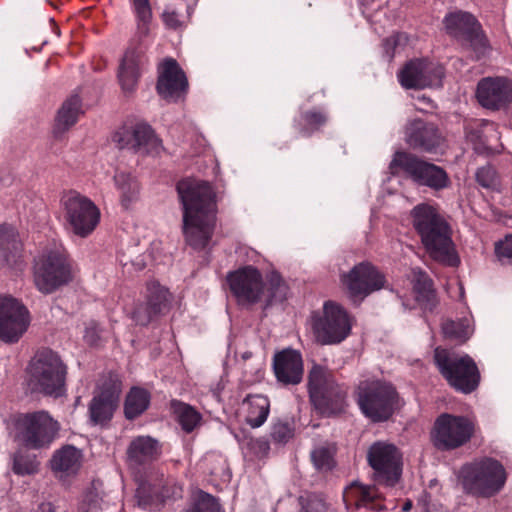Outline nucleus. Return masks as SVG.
Returning <instances> with one entry per match:
<instances>
[{
  "mask_svg": "<svg viewBox=\"0 0 512 512\" xmlns=\"http://www.w3.org/2000/svg\"><path fill=\"white\" fill-rule=\"evenodd\" d=\"M183 205V232L194 249H203L212 237L216 220L215 195L206 182L183 180L177 185Z\"/></svg>",
  "mask_w": 512,
  "mask_h": 512,
  "instance_id": "obj_1",
  "label": "nucleus"
},
{
  "mask_svg": "<svg viewBox=\"0 0 512 512\" xmlns=\"http://www.w3.org/2000/svg\"><path fill=\"white\" fill-rule=\"evenodd\" d=\"M413 227L421 243L434 260L448 266H457L459 258L451 237V228L437 208L419 204L411 211Z\"/></svg>",
  "mask_w": 512,
  "mask_h": 512,
  "instance_id": "obj_2",
  "label": "nucleus"
},
{
  "mask_svg": "<svg viewBox=\"0 0 512 512\" xmlns=\"http://www.w3.org/2000/svg\"><path fill=\"white\" fill-rule=\"evenodd\" d=\"M232 293L241 303H256L265 298L267 304L282 301L286 296V285L278 273H271L265 288L262 275L252 266L241 268L228 276Z\"/></svg>",
  "mask_w": 512,
  "mask_h": 512,
  "instance_id": "obj_3",
  "label": "nucleus"
},
{
  "mask_svg": "<svg viewBox=\"0 0 512 512\" xmlns=\"http://www.w3.org/2000/svg\"><path fill=\"white\" fill-rule=\"evenodd\" d=\"M507 472L496 459L485 457L463 465L459 481L465 493L475 497L490 498L505 486Z\"/></svg>",
  "mask_w": 512,
  "mask_h": 512,
  "instance_id": "obj_4",
  "label": "nucleus"
},
{
  "mask_svg": "<svg viewBox=\"0 0 512 512\" xmlns=\"http://www.w3.org/2000/svg\"><path fill=\"white\" fill-rule=\"evenodd\" d=\"M72 266L66 249L54 244L34 259L33 282L43 294H51L72 281Z\"/></svg>",
  "mask_w": 512,
  "mask_h": 512,
  "instance_id": "obj_5",
  "label": "nucleus"
},
{
  "mask_svg": "<svg viewBox=\"0 0 512 512\" xmlns=\"http://www.w3.org/2000/svg\"><path fill=\"white\" fill-rule=\"evenodd\" d=\"M29 383L34 391L60 397L65 392L66 366L49 349L36 353L28 367Z\"/></svg>",
  "mask_w": 512,
  "mask_h": 512,
  "instance_id": "obj_6",
  "label": "nucleus"
},
{
  "mask_svg": "<svg viewBox=\"0 0 512 512\" xmlns=\"http://www.w3.org/2000/svg\"><path fill=\"white\" fill-rule=\"evenodd\" d=\"M434 361L440 374L455 390L469 394L478 387L480 373L469 355L437 347Z\"/></svg>",
  "mask_w": 512,
  "mask_h": 512,
  "instance_id": "obj_7",
  "label": "nucleus"
},
{
  "mask_svg": "<svg viewBox=\"0 0 512 512\" xmlns=\"http://www.w3.org/2000/svg\"><path fill=\"white\" fill-rule=\"evenodd\" d=\"M60 209L67 231L80 238L88 237L99 224V208L90 198L75 190L62 194Z\"/></svg>",
  "mask_w": 512,
  "mask_h": 512,
  "instance_id": "obj_8",
  "label": "nucleus"
},
{
  "mask_svg": "<svg viewBox=\"0 0 512 512\" xmlns=\"http://www.w3.org/2000/svg\"><path fill=\"white\" fill-rule=\"evenodd\" d=\"M357 402L363 414L374 422L385 421L394 413L398 395L395 388L381 380L361 381Z\"/></svg>",
  "mask_w": 512,
  "mask_h": 512,
  "instance_id": "obj_9",
  "label": "nucleus"
},
{
  "mask_svg": "<svg viewBox=\"0 0 512 512\" xmlns=\"http://www.w3.org/2000/svg\"><path fill=\"white\" fill-rule=\"evenodd\" d=\"M389 169L392 174L403 171L416 184L435 191L445 189L450 184L449 176L442 167L402 151L394 154Z\"/></svg>",
  "mask_w": 512,
  "mask_h": 512,
  "instance_id": "obj_10",
  "label": "nucleus"
},
{
  "mask_svg": "<svg viewBox=\"0 0 512 512\" xmlns=\"http://www.w3.org/2000/svg\"><path fill=\"white\" fill-rule=\"evenodd\" d=\"M351 318L339 304L327 301L322 314L312 316V330L316 340L323 345L338 344L351 332Z\"/></svg>",
  "mask_w": 512,
  "mask_h": 512,
  "instance_id": "obj_11",
  "label": "nucleus"
},
{
  "mask_svg": "<svg viewBox=\"0 0 512 512\" xmlns=\"http://www.w3.org/2000/svg\"><path fill=\"white\" fill-rule=\"evenodd\" d=\"M15 427L16 439L25 447L32 449L49 446L59 431V423L45 411L21 415Z\"/></svg>",
  "mask_w": 512,
  "mask_h": 512,
  "instance_id": "obj_12",
  "label": "nucleus"
},
{
  "mask_svg": "<svg viewBox=\"0 0 512 512\" xmlns=\"http://www.w3.org/2000/svg\"><path fill=\"white\" fill-rule=\"evenodd\" d=\"M367 461L375 483L393 487L399 482L403 463L402 454L395 445L382 441L373 443L367 451Z\"/></svg>",
  "mask_w": 512,
  "mask_h": 512,
  "instance_id": "obj_13",
  "label": "nucleus"
},
{
  "mask_svg": "<svg viewBox=\"0 0 512 512\" xmlns=\"http://www.w3.org/2000/svg\"><path fill=\"white\" fill-rule=\"evenodd\" d=\"M473 433L474 425L468 418L444 413L435 421L432 441L439 450H453L466 444Z\"/></svg>",
  "mask_w": 512,
  "mask_h": 512,
  "instance_id": "obj_14",
  "label": "nucleus"
},
{
  "mask_svg": "<svg viewBox=\"0 0 512 512\" xmlns=\"http://www.w3.org/2000/svg\"><path fill=\"white\" fill-rule=\"evenodd\" d=\"M308 389L311 401L320 409H328L340 405L346 392L336 384L330 370L314 365L308 376Z\"/></svg>",
  "mask_w": 512,
  "mask_h": 512,
  "instance_id": "obj_15",
  "label": "nucleus"
},
{
  "mask_svg": "<svg viewBox=\"0 0 512 512\" xmlns=\"http://www.w3.org/2000/svg\"><path fill=\"white\" fill-rule=\"evenodd\" d=\"M444 25L450 36L469 43L477 58L484 56L488 51V41L472 14L462 11L450 13L444 18Z\"/></svg>",
  "mask_w": 512,
  "mask_h": 512,
  "instance_id": "obj_16",
  "label": "nucleus"
},
{
  "mask_svg": "<svg viewBox=\"0 0 512 512\" xmlns=\"http://www.w3.org/2000/svg\"><path fill=\"white\" fill-rule=\"evenodd\" d=\"M113 141L121 149L143 155L158 154L162 148L154 130L144 122L122 126L114 133Z\"/></svg>",
  "mask_w": 512,
  "mask_h": 512,
  "instance_id": "obj_17",
  "label": "nucleus"
},
{
  "mask_svg": "<svg viewBox=\"0 0 512 512\" xmlns=\"http://www.w3.org/2000/svg\"><path fill=\"white\" fill-rule=\"evenodd\" d=\"M443 77L442 65L425 59L409 61L398 73L399 82L406 89L440 87Z\"/></svg>",
  "mask_w": 512,
  "mask_h": 512,
  "instance_id": "obj_18",
  "label": "nucleus"
},
{
  "mask_svg": "<svg viewBox=\"0 0 512 512\" xmlns=\"http://www.w3.org/2000/svg\"><path fill=\"white\" fill-rule=\"evenodd\" d=\"M30 323L29 312L17 299L0 297V339L7 343L17 342Z\"/></svg>",
  "mask_w": 512,
  "mask_h": 512,
  "instance_id": "obj_19",
  "label": "nucleus"
},
{
  "mask_svg": "<svg viewBox=\"0 0 512 512\" xmlns=\"http://www.w3.org/2000/svg\"><path fill=\"white\" fill-rule=\"evenodd\" d=\"M100 392L89 405L90 419L95 425H102L111 420L118 406L121 394V382L114 374H109L99 386Z\"/></svg>",
  "mask_w": 512,
  "mask_h": 512,
  "instance_id": "obj_20",
  "label": "nucleus"
},
{
  "mask_svg": "<svg viewBox=\"0 0 512 512\" xmlns=\"http://www.w3.org/2000/svg\"><path fill=\"white\" fill-rule=\"evenodd\" d=\"M385 277L369 263H360L343 276V283L354 300H362L385 286Z\"/></svg>",
  "mask_w": 512,
  "mask_h": 512,
  "instance_id": "obj_21",
  "label": "nucleus"
},
{
  "mask_svg": "<svg viewBox=\"0 0 512 512\" xmlns=\"http://www.w3.org/2000/svg\"><path fill=\"white\" fill-rule=\"evenodd\" d=\"M157 91L159 95L169 102H176L187 91L186 76L176 60L168 58L159 66Z\"/></svg>",
  "mask_w": 512,
  "mask_h": 512,
  "instance_id": "obj_22",
  "label": "nucleus"
},
{
  "mask_svg": "<svg viewBox=\"0 0 512 512\" xmlns=\"http://www.w3.org/2000/svg\"><path fill=\"white\" fill-rule=\"evenodd\" d=\"M479 104L489 110H500L512 101V85L502 77L482 78L476 89Z\"/></svg>",
  "mask_w": 512,
  "mask_h": 512,
  "instance_id": "obj_23",
  "label": "nucleus"
},
{
  "mask_svg": "<svg viewBox=\"0 0 512 512\" xmlns=\"http://www.w3.org/2000/svg\"><path fill=\"white\" fill-rule=\"evenodd\" d=\"M273 371L283 385H297L302 381L304 365L302 355L294 349H284L273 357Z\"/></svg>",
  "mask_w": 512,
  "mask_h": 512,
  "instance_id": "obj_24",
  "label": "nucleus"
},
{
  "mask_svg": "<svg viewBox=\"0 0 512 512\" xmlns=\"http://www.w3.org/2000/svg\"><path fill=\"white\" fill-rule=\"evenodd\" d=\"M343 499L348 507L356 509L366 508L375 511L385 509L384 499L374 485L353 482L344 490Z\"/></svg>",
  "mask_w": 512,
  "mask_h": 512,
  "instance_id": "obj_25",
  "label": "nucleus"
},
{
  "mask_svg": "<svg viewBox=\"0 0 512 512\" xmlns=\"http://www.w3.org/2000/svg\"><path fill=\"white\" fill-rule=\"evenodd\" d=\"M406 142L415 149L430 152L441 143V136L435 125L420 119L411 121L405 130Z\"/></svg>",
  "mask_w": 512,
  "mask_h": 512,
  "instance_id": "obj_26",
  "label": "nucleus"
},
{
  "mask_svg": "<svg viewBox=\"0 0 512 512\" xmlns=\"http://www.w3.org/2000/svg\"><path fill=\"white\" fill-rule=\"evenodd\" d=\"M168 291L158 282L147 284V305L137 308L133 313L134 320L140 325H146L153 316L162 313L167 308Z\"/></svg>",
  "mask_w": 512,
  "mask_h": 512,
  "instance_id": "obj_27",
  "label": "nucleus"
},
{
  "mask_svg": "<svg viewBox=\"0 0 512 512\" xmlns=\"http://www.w3.org/2000/svg\"><path fill=\"white\" fill-rule=\"evenodd\" d=\"M161 453L158 441L150 436L134 438L127 448V461L131 467H138L156 460Z\"/></svg>",
  "mask_w": 512,
  "mask_h": 512,
  "instance_id": "obj_28",
  "label": "nucleus"
},
{
  "mask_svg": "<svg viewBox=\"0 0 512 512\" xmlns=\"http://www.w3.org/2000/svg\"><path fill=\"white\" fill-rule=\"evenodd\" d=\"M143 65L142 52L134 49L126 51L118 72L119 82L124 92L131 93L135 90Z\"/></svg>",
  "mask_w": 512,
  "mask_h": 512,
  "instance_id": "obj_29",
  "label": "nucleus"
},
{
  "mask_svg": "<svg viewBox=\"0 0 512 512\" xmlns=\"http://www.w3.org/2000/svg\"><path fill=\"white\" fill-rule=\"evenodd\" d=\"M241 411L246 423L252 428H258L267 420L270 412V401L261 394L248 395L242 401Z\"/></svg>",
  "mask_w": 512,
  "mask_h": 512,
  "instance_id": "obj_30",
  "label": "nucleus"
},
{
  "mask_svg": "<svg viewBox=\"0 0 512 512\" xmlns=\"http://www.w3.org/2000/svg\"><path fill=\"white\" fill-rule=\"evenodd\" d=\"M82 464V453L74 446L66 445L55 451L51 459V468L60 476H69L78 472Z\"/></svg>",
  "mask_w": 512,
  "mask_h": 512,
  "instance_id": "obj_31",
  "label": "nucleus"
},
{
  "mask_svg": "<svg viewBox=\"0 0 512 512\" xmlns=\"http://www.w3.org/2000/svg\"><path fill=\"white\" fill-rule=\"evenodd\" d=\"M80 113H82L81 100L77 94H73L63 102L58 110L54 133L60 135L66 132L77 122Z\"/></svg>",
  "mask_w": 512,
  "mask_h": 512,
  "instance_id": "obj_32",
  "label": "nucleus"
},
{
  "mask_svg": "<svg viewBox=\"0 0 512 512\" xmlns=\"http://www.w3.org/2000/svg\"><path fill=\"white\" fill-rule=\"evenodd\" d=\"M411 277L417 302L426 309H432L436 303L432 280L420 268H413Z\"/></svg>",
  "mask_w": 512,
  "mask_h": 512,
  "instance_id": "obj_33",
  "label": "nucleus"
},
{
  "mask_svg": "<svg viewBox=\"0 0 512 512\" xmlns=\"http://www.w3.org/2000/svg\"><path fill=\"white\" fill-rule=\"evenodd\" d=\"M21 242L16 230L9 225L0 226V261L8 265L17 262Z\"/></svg>",
  "mask_w": 512,
  "mask_h": 512,
  "instance_id": "obj_34",
  "label": "nucleus"
},
{
  "mask_svg": "<svg viewBox=\"0 0 512 512\" xmlns=\"http://www.w3.org/2000/svg\"><path fill=\"white\" fill-rule=\"evenodd\" d=\"M114 183L124 208H129L139 199L140 186L137 179L131 174L123 171L117 172L114 176Z\"/></svg>",
  "mask_w": 512,
  "mask_h": 512,
  "instance_id": "obj_35",
  "label": "nucleus"
},
{
  "mask_svg": "<svg viewBox=\"0 0 512 512\" xmlns=\"http://www.w3.org/2000/svg\"><path fill=\"white\" fill-rule=\"evenodd\" d=\"M150 394L147 390L133 387L126 396L124 413L127 419H135L149 406Z\"/></svg>",
  "mask_w": 512,
  "mask_h": 512,
  "instance_id": "obj_36",
  "label": "nucleus"
},
{
  "mask_svg": "<svg viewBox=\"0 0 512 512\" xmlns=\"http://www.w3.org/2000/svg\"><path fill=\"white\" fill-rule=\"evenodd\" d=\"M131 10L135 16L137 33L140 36H147L150 32V25L153 19V11L150 0H128Z\"/></svg>",
  "mask_w": 512,
  "mask_h": 512,
  "instance_id": "obj_37",
  "label": "nucleus"
},
{
  "mask_svg": "<svg viewBox=\"0 0 512 512\" xmlns=\"http://www.w3.org/2000/svg\"><path fill=\"white\" fill-rule=\"evenodd\" d=\"M174 412L182 429L192 432L201 421V415L190 405L182 402H173Z\"/></svg>",
  "mask_w": 512,
  "mask_h": 512,
  "instance_id": "obj_38",
  "label": "nucleus"
},
{
  "mask_svg": "<svg viewBox=\"0 0 512 512\" xmlns=\"http://www.w3.org/2000/svg\"><path fill=\"white\" fill-rule=\"evenodd\" d=\"M39 463L36 456L19 450L13 457V471L18 475H30L38 470Z\"/></svg>",
  "mask_w": 512,
  "mask_h": 512,
  "instance_id": "obj_39",
  "label": "nucleus"
},
{
  "mask_svg": "<svg viewBox=\"0 0 512 512\" xmlns=\"http://www.w3.org/2000/svg\"><path fill=\"white\" fill-rule=\"evenodd\" d=\"M442 329L446 337L460 341H465L473 333V327L468 319L447 321L443 324Z\"/></svg>",
  "mask_w": 512,
  "mask_h": 512,
  "instance_id": "obj_40",
  "label": "nucleus"
},
{
  "mask_svg": "<svg viewBox=\"0 0 512 512\" xmlns=\"http://www.w3.org/2000/svg\"><path fill=\"white\" fill-rule=\"evenodd\" d=\"M106 505L107 503L103 499L100 488L93 484L84 494L79 509L81 512H98Z\"/></svg>",
  "mask_w": 512,
  "mask_h": 512,
  "instance_id": "obj_41",
  "label": "nucleus"
},
{
  "mask_svg": "<svg viewBox=\"0 0 512 512\" xmlns=\"http://www.w3.org/2000/svg\"><path fill=\"white\" fill-rule=\"evenodd\" d=\"M334 448L329 446H320L311 453V459L315 467L319 470H330L334 466Z\"/></svg>",
  "mask_w": 512,
  "mask_h": 512,
  "instance_id": "obj_42",
  "label": "nucleus"
},
{
  "mask_svg": "<svg viewBox=\"0 0 512 512\" xmlns=\"http://www.w3.org/2000/svg\"><path fill=\"white\" fill-rule=\"evenodd\" d=\"M477 183L486 189H497L500 186V178L494 167L486 165L480 167L475 174Z\"/></svg>",
  "mask_w": 512,
  "mask_h": 512,
  "instance_id": "obj_43",
  "label": "nucleus"
},
{
  "mask_svg": "<svg viewBox=\"0 0 512 512\" xmlns=\"http://www.w3.org/2000/svg\"><path fill=\"white\" fill-rule=\"evenodd\" d=\"M301 512H328L329 506L326 501L316 494H307L299 498Z\"/></svg>",
  "mask_w": 512,
  "mask_h": 512,
  "instance_id": "obj_44",
  "label": "nucleus"
},
{
  "mask_svg": "<svg viewBox=\"0 0 512 512\" xmlns=\"http://www.w3.org/2000/svg\"><path fill=\"white\" fill-rule=\"evenodd\" d=\"M294 429L288 422L278 421L271 427L270 436L276 443H287L293 437Z\"/></svg>",
  "mask_w": 512,
  "mask_h": 512,
  "instance_id": "obj_45",
  "label": "nucleus"
},
{
  "mask_svg": "<svg viewBox=\"0 0 512 512\" xmlns=\"http://www.w3.org/2000/svg\"><path fill=\"white\" fill-rule=\"evenodd\" d=\"M162 21L168 29L176 30L183 25L182 14L173 5H166L162 14Z\"/></svg>",
  "mask_w": 512,
  "mask_h": 512,
  "instance_id": "obj_46",
  "label": "nucleus"
},
{
  "mask_svg": "<svg viewBox=\"0 0 512 512\" xmlns=\"http://www.w3.org/2000/svg\"><path fill=\"white\" fill-rule=\"evenodd\" d=\"M192 512H220L216 499L207 493L200 494Z\"/></svg>",
  "mask_w": 512,
  "mask_h": 512,
  "instance_id": "obj_47",
  "label": "nucleus"
},
{
  "mask_svg": "<svg viewBox=\"0 0 512 512\" xmlns=\"http://www.w3.org/2000/svg\"><path fill=\"white\" fill-rule=\"evenodd\" d=\"M495 252L502 263H512V234L496 244Z\"/></svg>",
  "mask_w": 512,
  "mask_h": 512,
  "instance_id": "obj_48",
  "label": "nucleus"
},
{
  "mask_svg": "<svg viewBox=\"0 0 512 512\" xmlns=\"http://www.w3.org/2000/svg\"><path fill=\"white\" fill-rule=\"evenodd\" d=\"M303 119L306 125L311 130H317L327 121V117L324 113L318 111H308L303 114Z\"/></svg>",
  "mask_w": 512,
  "mask_h": 512,
  "instance_id": "obj_49",
  "label": "nucleus"
},
{
  "mask_svg": "<svg viewBox=\"0 0 512 512\" xmlns=\"http://www.w3.org/2000/svg\"><path fill=\"white\" fill-rule=\"evenodd\" d=\"M84 339L90 345L97 344L98 340L100 339L99 327L97 323H89V325L85 329Z\"/></svg>",
  "mask_w": 512,
  "mask_h": 512,
  "instance_id": "obj_50",
  "label": "nucleus"
},
{
  "mask_svg": "<svg viewBox=\"0 0 512 512\" xmlns=\"http://www.w3.org/2000/svg\"><path fill=\"white\" fill-rule=\"evenodd\" d=\"M181 493H182V488L179 487V486H176L174 485L173 486V491L171 494L168 493L167 489L165 488L162 492V496L164 498H170V497H173V498H178V497H181Z\"/></svg>",
  "mask_w": 512,
  "mask_h": 512,
  "instance_id": "obj_51",
  "label": "nucleus"
},
{
  "mask_svg": "<svg viewBox=\"0 0 512 512\" xmlns=\"http://www.w3.org/2000/svg\"><path fill=\"white\" fill-rule=\"evenodd\" d=\"M38 512H55V510L51 503H42L38 508Z\"/></svg>",
  "mask_w": 512,
  "mask_h": 512,
  "instance_id": "obj_52",
  "label": "nucleus"
},
{
  "mask_svg": "<svg viewBox=\"0 0 512 512\" xmlns=\"http://www.w3.org/2000/svg\"><path fill=\"white\" fill-rule=\"evenodd\" d=\"M256 443L259 445V448L262 452L266 453L269 450V444L264 440H257Z\"/></svg>",
  "mask_w": 512,
  "mask_h": 512,
  "instance_id": "obj_53",
  "label": "nucleus"
},
{
  "mask_svg": "<svg viewBox=\"0 0 512 512\" xmlns=\"http://www.w3.org/2000/svg\"><path fill=\"white\" fill-rule=\"evenodd\" d=\"M391 40L393 41L394 45L397 47L401 43L402 40H406V36L403 34H398L395 37H393Z\"/></svg>",
  "mask_w": 512,
  "mask_h": 512,
  "instance_id": "obj_54",
  "label": "nucleus"
},
{
  "mask_svg": "<svg viewBox=\"0 0 512 512\" xmlns=\"http://www.w3.org/2000/svg\"><path fill=\"white\" fill-rule=\"evenodd\" d=\"M411 508H412V502L411 501H407V502L404 503V505L402 507V510L403 511H409Z\"/></svg>",
  "mask_w": 512,
  "mask_h": 512,
  "instance_id": "obj_55",
  "label": "nucleus"
},
{
  "mask_svg": "<svg viewBox=\"0 0 512 512\" xmlns=\"http://www.w3.org/2000/svg\"><path fill=\"white\" fill-rule=\"evenodd\" d=\"M301 133H302V135H304V136L309 135L308 128H303V129L301 130Z\"/></svg>",
  "mask_w": 512,
  "mask_h": 512,
  "instance_id": "obj_56",
  "label": "nucleus"
},
{
  "mask_svg": "<svg viewBox=\"0 0 512 512\" xmlns=\"http://www.w3.org/2000/svg\"><path fill=\"white\" fill-rule=\"evenodd\" d=\"M422 100H423V101H425V102H427V103H428V104H430V105L432 104V100H431V99H429V98H426V97H424V96H423V97H422Z\"/></svg>",
  "mask_w": 512,
  "mask_h": 512,
  "instance_id": "obj_57",
  "label": "nucleus"
},
{
  "mask_svg": "<svg viewBox=\"0 0 512 512\" xmlns=\"http://www.w3.org/2000/svg\"><path fill=\"white\" fill-rule=\"evenodd\" d=\"M139 498H140V499H139L140 504H142V505L146 506V503L142 500L141 496H139Z\"/></svg>",
  "mask_w": 512,
  "mask_h": 512,
  "instance_id": "obj_58",
  "label": "nucleus"
}]
</instances>
